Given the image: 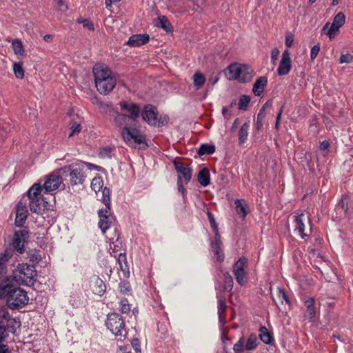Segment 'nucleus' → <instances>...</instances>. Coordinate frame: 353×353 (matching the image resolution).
<instances>
[{"mask_svg":"<svg viewBox=\"0 0 353 353\" xmlns=\"http://www.w3.org/2000/svg\"><path fill=\"white\" fill-rule=\"evenodd\" d=\"M6 298L9 308L17 310L24 307L29 301L27 292L12 285L8 279L0 282V299Z\"/></svg>","mask_w":353,"mask_h":353,"instance_id":"f257e3e1","label":"nucleus"},{"mask_svg":"<svg viewBox=\"0 0 353 353\" xmlns=\"http://www.w3.org/2000/svg\"><path fill=\"white\" fill-rule=\"evenodd\" d=\"M97 170H101V168L83 161H77L68 166H64L58 170V173L65 176H69V181L72 185L82 184L86 177V171Z\"/></svg>","mask_w":353,"mask_h":353,"instance_id":"f03ea898","label":"nucleus"},{"mask_svg":"<svg viewBox=\"0 0 353 353\" xmlns=\"http://www.w3.org/2000/svg\"><path fill=\"white\" fill-rule=\"evenodd\" d=\"M95 85L99 93L107 94L115 87L116 78L105 65L97 64L93 68Z\"/></svg>","mask_w":353,"mask_h":353,"instance_id":"7ed1b4c3","label":"nucleus"},{"mask_svg":"<svg viewBox=\"0 0 353 353\" xmlns=\"http://www.w3.org/2000/svg\"><path fill=\"white\" fill-rule=\"evenodd\" d=\"M253 73L254 70L250 66L235 63L228 67L226 76L230 80H237L241 83H248L252 79Z\"/></svg>","mask_w":353,"mask_h":353,"instance_id":"20e7f679","label":"nucleus"},{"mask_svg":"<svg viewBox=\"0 0 353 353\" xmlns=\"http://www.w3.org/2000/svg\"><path fill=\"white\" fill-rule=\"evenodd\" d=\"M37 276L34 267L27 263H19L13 271L14 279L19 283L31 285L34 283V278Z\"/></svg>","mask_w":353,"mask_h":353,"instance_id":"39448f33","label":"nucleus"},{"mask_svg":"<svg viewBox=\"0 0 353 353\" xmlns=\"http://www.w3.org/2000/svg\"><path fill=\"white\" fill-rule=\"evenodd\" d=\"M105 325L107 328L115 336H122L126 333L124 320L118 313L109 314Z\"/></svg>","mask_w":353,"mask_h":353,"instance_id":"423d86ee","label":"nucleus"},{"mask_svg":"<svg viewBox=\"0 0 353 353\" xmlns=\"http://www.w3.org/2000/svg\"><path fill=\"white\" fill-rule=\"evenodd\" d=\"M294 221L295 223L294 232H297L302 239L312 234L311 220L308 215L301 213L297 216H294Z\"/></svg>","mask_w":353,"mask_h":353,"instance_id":"0eeeda50","label":"nucleus"},{"mask_svg":"<svg viewBox=\"0 0 353 353\" xmlns=\"http://www.w3.org/2000/svg\"><path fill=\"white\" fill-rule=\"evenodd\" d=\"M345 22V14L340 12H339L333 19L332 23H326L322 30V34H325L327 35L330 40L334 39L337 35L339 28L342 27Z\"/></svg>","mask_w":353,"mask_h":353,"instance_id":"6e6552de","label":"nucleus"},{"mask_svg":"<svg viewBox=\"0 0 353 353\" xmlns=\"http://www.w3.org/2000/svg\"><path fill=\"white\" fill-rule=\"evenodd\" d=\"M121 133L124 141L129 145L134 143L147 145L145 137L136 128L125 127L122 128Z\"/></svg>","mask_w":353,"mask_h":353,"instance_id":"1a4fd4ad","label":"nucleus"},{"mask_svg":"<svg viewBox=\"0 0 353 353\" xmlns=\"http://www.w3.org/2000/svg\"><path fill=\"white\" fill-rule=\"evenodd\" d=\"M0 321L5 322L8 325V330L12 334H14L17 332V328L21 325L19 321L12 318L8 310L5 306L0 307Z\"/></svg>","mask_w":353,"mask_h":353,"instance_id":"9d476101","label":"nucleus"},{"mask_svg":"<svg viewBox=\"0 0 353 353\" xmlns=\"http://www.w3.org/2000/svg\"><path fill=\"white\" fill-rule=\"evenodd\" d=\"M248 266L247 259L244 257L240 258L233 267V273L236 282L243 285L245 283L247 272L245 268Z\"/></svg>","mask_w":353,"mask_h":353,"instance_id":"9b49d317","label":"nucleus"},{"mask_svg":"<svg viewBox=\"0 0 353 353\" xmlns=\"http://www.w3.org/2000/svg\"><path fill=\"white\" fill-rule=\"evenodd\" d=\"M63 177L65 176L58 173V170L56 172L49 174L43 183L45 192H50L59 188L62 184V178Z\"/></svg>","mask_w":353,"mask_h":353,"instance_id":"f8f14e48","label":"nucleus"},{"mask_svg":"<svg viewBox=\"0 0 353 353\" xmlns=\"http://www.w3.org/2000/svg\"><path fill=\"white\" fill-rule=\"evenodd\" d=\"M28 239V232L26 230L16 231L14 234L12 247L13 252L16 250L19 254L25 252L24 243Z\"/></svg>","mask_w":353,"mask_h":353,"instance_id":"ddd939ff","label":"nucleus"},{"mask_svg":"<svg viewBox=\"0 0 353 353\" xmlns=\"http://www.w3.org/2000/svg\"><path fill=\"white\" fill-rule=\"evenodd\" d=\"M98 215L99 217V227L102 233L105 234L112 223V217L110 216V208H105L99 210Z\"/></svg>","mask_w":353,"mask_h":353,"instance_id":"4468645a","label":"nucleus"},{"mask_svg":"<svg viewBox=\"0 0 353 353\" xmlns=\"http://www.w3.org/2000/svg\"><path fill=\"white\" fill-rule=\"evenodd\" d=\"M292 68V61L290 53L288 50H285L282 53L281 60L277 69V73L279 76L288 74Z\"/></svg>","mask_w":353,"mask_h":353,"instance_id":"2eb2a0df","label":"nucleus"},{"mask_svg":"<svg viewBox=\"0 0 353 353\" xmlns=\"http://www.w3.org/2000/svg\"><path fill=\"white\" fill-rule=\"evenodd\" d=\"M119 105L122 111H125L129 113L128 116L132 121H135L139 117L141 109L137 104L123 101L119 103Z\"/></svg>","mask_w":353,"mask_h":353,"instance_id":"dca6fc26","label":"nucleus"},{"mask_svg":"<svg viewBox=\"0 0 353 353\" xmlns=\"http://www.w3.org/2000/svg\"><path fill=\"white\" fill-rule=\"evenodd\" d=\"M13 256V250L11 248H6L0 252V276L7 274L8 263Z\"/></svg>","mask_w":353,"mask_h":353,"instance_id":"f3484780","label":"nucleus"},{"mask_svg":"<svg viewBox=\"0 0 353 353\" xmlns=\"http://www.w3.org/2000/svg\"><path fill=\"white\" fill-rule=\"evenodd\" d=\"M141 116L143 119L150 125H155L157 123V110L152 105H147L144 107Z\"/></svg>","mask_w":353,"mask_h":353,"instance_id":"a211bd4d","label":"nucleus"},{"mask_svg":"<svg viewBox=\"0 0 353 353\" xmlns=\"http://www.w3.org/2000/svg\"><path fill=\"white\" fill-rule=\"evenodd\" d=\"M174 164L176 171L179 173L178 178L181 176V180L183 179L184 182L188 183L192 178V169L189 165L181 162L175 161Z\"/></svg>","mask_w":353,"mask_h":353,"instance_id":"6ab92c4d","label":"nucleus"},{"mask_svg":"<svg viewBox=\"0 0 353 353\" xmlns=\"http://www.w3.org/2000/svg\"><path fill=\"white\" fill-rule=\"evenodd\" d=\"M149 38L148 34H132L128 39L126 45L130 47H139L147 43L149 41Z\"/></svg>","mask_w":353,"mask_h":353,"instance_id":"aec40b11","label":"nucleus"},{"mask_svg":"<svg viewBox=\"0 0 353 353\" xmlns=\"http://www.w3.org/2000/svg\"><path fill=\"white\" fill-rule=\"evenodd\" d=\"M29 207L32 212L37 214H41L48 208V203L44 198L35 199L30 200Z\"/></svg>","mask_w":353,"mask_h":353,"instance_id":"412c9836","label":"nucleus"},{"mask_svg":"<svg viewBox=\"0 0 353 353\" xmlns=\"http://www.w3.org/2000/svg\"><path fill=\"white\" fill-rule=\"evenodd\" d=\"M90 288L94 294L102 295L105 292L106 286L104 282L98 276H94L90 281Z\"/></svg>","mask_w":353,"mask_h":353,"instance_id":"4be33fe9","label":"nucleus"},{"mask_svg":"<svg viewBox=\"0 0 353 353\" xmlns=\"http://www.w3.org/2000/svg\"><path fill=\"white\" fill-rule=\"evenodd\" d=\"M268 84V78L266 77H260L253 85L252 92L255 96H261L264 92L265 88Z\"/></svg>","mask_w":353,"mask_h":353,"instance_id":"5701e85b","label":"nucleus"},{"mask_svg":"<svg viewBox=\"0 0 353 353\" xmlns=\"http://www.w3.org/2000/svg\"><path fill=\"white\" fill-rule=\"evenodd\" d=\"M314 303L315 299L312 297H310L304 301V305L306 307V310L304 314L305 319L311 320L314 318L316 315Z\"/></svg>","mask_w":353,"mask_h":353,"instance_id":"b1692460","label":"nucleus"},{"mask_svg":"<svg viewBox=\"0 0 353 353\" xmlns=\"http://www.w3.org/2000/svg\"><path fill=\"white\" fill-rule=\"evenodd\" d=\"M353 208L352 203H348L346 199H342L341 202L336 206V210L337 212L341 214L344 213L345 216H350L352 212Z\"/></svg>","mask_w":353,"mask_h":353,"instance_id":"393cba45","label":"nucleus"},{"mask_svg":"<svg viewBox=\"0 0 353 353\" xmlns=\"http://www.w3.org/2000/svg\"><path fill=\"white\" fill-rule=\"evenodd\" d=\"M274 301L280 310L281 306L284 305L285 307V305H290V301L288 299L285 292L281 288H278L276 298L274 299Z\"/></svg>","mask_w":353,"mask_h":353,"instance_id":"a878e982","label":"nucleus"},{"mask_svg":"<svg viewBox=\"0 0 353 353\" xmlns=\"http://www.w3.org/2000/svg\"><path fill=\"white\" fill-rule=\"evenodd\" d=\"M43 187L42 188L40 184L34 183L28 190V196L30 200L43 198L41 192L43 190Z\"/></svg>","mask_w":353,"mask_h":353,"instance_id":"bb28decb","label":"nucleus"},{"mask_svg":"<svg viewBox=\"0 0 353 353\" xmlns=\"http://www.w3.org/2000/svg\"><path fill=\"white\" fill-rule=\"evenodd\" d=\"M26 212L27 210H26L25 208H21L19 206V204L17 205L16 218L14 221V223L17 227H21L23 225L27 218Z\"/></svg>","mask_w":353,"mask_h":353,"instance_id":"cd10ccee","label":"nucleus"},{"mask_svg":"<svg viewBox=\"0 0 353 353\" xmlns=\"http://www.w3.org/2000/svg\"><path fill=\"white\" fill-rule=\"evenodd\" d=\"M218 303L219 321L221 327H223L225 324V312L227 305L225 299H219Z\"/></svg>","mask_w":353,"mask_h":353,"instance_id":"c85d7f7f","label":"nucleus"},{"mask_svg":"<svg viewBox=\"0 0 353 353\" xmlns=\"http://www.w3.org/2000/svg\"><path fill=\"white\" fill-rule=\"evenodd\" d=\"M117 262L119 265V269L123 272L125 276L130 274L129 267L127 262L126 256L124 253L120 252L118 254Z\"/></svg>","mask_w":353,"mask_h":353,"instance_id":"c756f323","label":"nucleus"},{"mask_svg":"<svg viewBox=\"0 0 353 353\" xmlns=\"http://www.w3.org/2000/svg\"><path fill=\"white\" fill-rule=\"evenodd\" d=\"M132 120L125 114H118L114 118V123L117 126L119 127H130Z\"/></svg>","mask_w":353,"mask_h":353,"instance_id":"7c9ffc66","label":"nucleus"},{"mask_svg":"<svg viewBox=\"0 0 353 353\" xmlns=\"http://www.w3.org/2000/svg\"><path fill=\"white\" fill-rule=\"evenodd\" d=\"M198 181L203 187H206L210 184V172L207 168H203L199 172Z\"/></svg>","mask_w":353,"mask_h":353,"instance_id":"2f4dec72","label":"nucleus"},{"mask_svg":"<svg viewBox=\"0 0 353 353\" xmlns=\"http://www.w3.org/2000/svg\"><path fill=\"white\" fill-rule=\"evenodd\" d=\"M236 212L242 218H245L248 214L246 209V203L242 199H236L234 201Z\"/></svg>","mask_w":353,"mask_h":353,"instance_id":"473e14b6","label":"nucleus"},{"mask_svg":"<svg viewBox=\"0 0 353 353\" xmlns=\"http://www.w3.org/2000/svg\"><path fill=\"white\" fill-rule=\"evenodd\" d=\"M193 84L196 90L201 89L205 82V76L199 71L196 72L193 77Z\"/></svg>","mask_w":353,"mask_h":353,"instance_id":"72a5a7b5","label":"nucleus"},{"mask_svg":"<svg viewBox=\"0 0 353 353\" xmlns=\"http://www.w3.org/2000/svg\"><path fill=\"white\" fill-rule=\"evenodd\" d=\"M12 48L14 54L17 57H21L24 55V49L21 41L19 39H15L12 42Z\"/></svg>","mask_w":353,"mask_h":353,"instance_id":"f704fd0d","label":"nucleus"},{"mask_svg":"<svg viewBox=\"0 0 353 353\" xmlns=\"http://www.w3.org/2000/svg\"><path fill=\"white\" fill-rule=\"evenodd\" d=\"M123 248L121 240L117 237L115 241L110 239V250H112L111 254H114V256L117 257V253L121 251Z\"/></svg>","mask_w":353,"mask_h":353,"instance_id":"c9c22d12","label":"nucleus"},{"mask_svg":"<svg viewBox=\"0 0 353 353\" xmlns=\"http://www.w3.org/2000/svg\"><path fill=\"white\" fill-rule=\"evenodd\" d=\"M259 332V337L264 343L270 344L272 343V336L265 327H261Z\"/></svg>","mask_w":353,"mask_h":353,"instance_id":"e433bc0d","label":"nucleus"},{"mask_svg":"<svg viewBox=\"0 0 353 353\" xmlns=\"http://www.w3.org/2000/svg\"><path fill=\"white\" fill-rule=\"evenodd\" d=\"M249 127V124L248 123H245L239 129V140L240 144H243L246 141L248 135Z\"/></svg>","mask_w":353,"mask_h":353,"instance_id":"4c0bfd02","label":"nucleus"},{"mask_svg":"<svg viewBox=\"0 0 353 353\" xmlns=\"http://www.w3.org/2000/svg\"><path fill=\"white\" fill-rule=\"evenodd\" d=\"M233 278L229 272L223 274V289L225 291L230 292L233 288Z\"/></svg>","mask_w":353,"mask_h":353,"instance_id":"58836bf2","label":"nucleus"},{"mask_svg":"<svg viewBox=\"0 0 353 353\" xmlns=\"http://www.w3.org/2000/svg\"><path fill=\"white\" fill-rule=\"evenodd\" d=\"M215 152V146L210 144H202L198 149V154L200 156L211 154Z\"/></svg>","mask_w":353,"mask_h":353,"instance_id":"ea45409f","label":"nucleus"},{"mask_svg":"<svg viewBox=\"0 0 353 353\" xmlns=\"http://www.w3.org/2000/svg\"><path fill=\"white\" fill-rule=\"evenodd\" d=\"M158 26L165 30L167 32H170L172 31V26L165 17H159L158 18Z\"/></svg>","mask_w":353,"mask_h":353,"instance_id":"a19ab883","label":"nucleus"},{"mask_svg":"<svg viewBox=\"0 0 353 353\" xmlns=\"http://www.w3.org/2000/svg\"><path fill=\"white\" fill-rule=\"evenodd\" d=\"M13 71L14 75L18 79H23L24 77V70L23 69V63L21 61L13 64Z\"/></svg>","mask_w":353,"mask_h":353,"instance_id":"79ce46f5","label":"nucleus"},{"mask_svg":"<svg viewBox=\"0 0 353 353\" xmlns=\"http://www.w3.org/2000/svg\"><path fill=\"white\" fill-rule=\"evenodd\" d=\"M258 345L257 336L254 334H251L246 342L245 348L247 350H253Z\"/></svg>","mask_w":353,"mask_h":353,"instance_id":"37998d69","label":"nucleus"},{"mask_svg":"<svg viewBox=\"0 0 353 353\" xmlns=\"http://www.w3.org/2000/svg\"><path fill=\"white\" fill-rule=\"evenodd\" d=\"M103 181L101 177H94L91 182V188L97 192L103 188Z\"/></svg>","mask_w":353,"mask_h":353,"instance_id":"c03bdc74","label":"nucleus"},{"mask_svg":"<svg viewBox=\"0 0 353 353\" xmlns=\"http://www.w3.org/2000/svg\"><path fill=\"white\" fill-rule=\"evenodd\" d=\"M9 332L6 323L0 321V343L6 341V338L8 336Z\"/></svg>","mask_w":353,"mask_h":353,"instance_id":"a18cd8bd","label":"nucleus"},{"mask_svg":"<svg viewBox=\"0 0 353 353\" xmlns=\"http://www.w3.org/2000/svg\"><path fill=\"white\" fill-rule=\"evenodd\" d=\"M110 191L109 188L105 187L102 190V195H103V202L105 205V208H110Z\"/></svg>","mask_w":353,"mask_h":353,"instance_id":"49530a36","label":"nucleus"},{"mask_svg":"<svg viewBox=\"0 0 353 353\" xmlns=\"http://www.w3.org/2000/svg\"><path fill=\"white\" fill-rule=\"evenodd\" d=\"M250 102V97L247 95L241 96L239 101V109L245 110Z\"/></svg>","mask_w":353,"mask_h":353,"instance_id":"de8ad7c7","label":"nucleus"},{"mask_svg":"<svg viewBox=\"0 0 353 353\" xmlns=\"http://www.w3.org/2000/svg\"><path fill=\"white\" fill-rule=\"evenodd\" d=\"M221 235L219 234V232H217V233H215V236L211 241V247L212 250H215L221 248Z\"/></svg>","mask_w":353,"mask_h":353,"instance_id":"09e8293b","label":"nucleus"},{"mask_svg":"<svg viewBox=\"0 0 353 353\" xmlns=\"http://www.w3.org/2000/svg\"><path fill=\"white\" fill-rule=\"evenodd\" d=\"M208 217L209 219L210 226L212 229V230L214 232V233H217L219 232V228L218 225L216 223L215 219L213 216V214L210 212H207Z\"/></svg>","mask_w":353,"mask_h":353,"instance_id":"8fccbe9b","label":"nucleus"},{"mask_svg":"<svg viewBox=\"0 0 353 353\" xmlns=\"http://www.w3.org/2000/svg\"><path fill=\"white\" fill-rule=\"evenodd\" d=\"M245 343V339L243 336L241 337L238 342L234 344L233 350L236 353H241L243 350V347Z\"/></svg>","mask_w":353,"mask_h":353,"instance_id":"3c124183","label":"nucleus"},{"mask_svg":"<svg viewBox=\"0 0 353 353\" xmlns=\"http://www.w3.org/2000/svg\"><path fill=\"white\" fill-rule=\"evenodd\" d=\"M340 63H353V55L349 53L342 54L340 57Z\"/></svg>","mask_w":353,"mask_h":353,"instance_id":"603ef678","label":"nucleus"},{"mask_svg":"<svg viewBox=\"0 0 353 353\" xmlns=\"http://www.w3.org/2000/svg\"><path fill=\"white\" fill-rule=\"evenodd\" d=\"M121 305V311L123 313H128L130 310V306L128 303V301L126 299H123L120 302Z\"/></svg>","mask_w":353,"mask_h":353,"instance_id":"864d4df0","label":"nucleus"},{"mask_svg":"<svg viewBox=\"0 0 353 353\" xmlns=\"http://www.w3.org/2000/svg\"><path fill=\"white\" fill-rule=\"evenodd\" d=\"M112 151V149L110 147L104 148L99 152V156L101 158H110Z\"/></svg>","mask_w":353,"mask_h":353,"instance_id":"5fc2aeb1","label":"nucleus"},{"mask_svg":"<svg viewBox=\"0 0 353 353\" xmlns=\"http://www.w3.org/2000/svg\"><path fill=\"white\" fill-rule=\"evenodd\" d=\"M320 45L319 43H317L316 45H314L312 49H311V52H310V58L312 60H314L316 59V57H317L319 51H320Z\"/></svg>","mask_w":353,"mask_h":353,"instance_id":"6e6d98bb","label":"nucleus"},{"mask_svg":"<svg viewBox=\"0 0 353 353\" xmlns=\"http://www.w3.org/2000/svg\"><path fill=\"white\" fill-rule=\"evenodd\" d=\"M71 133L70 134L69 137H72L74 134H77L81 132V126L80 124L74 122L72 124L70 127Z\"/></svg>","mask_w":353,"mask_h":353,"instance_id":"4d7b16f0","label":"nucleus"},{"mask_svg":"<svg viewBox=\"0 0 353 353\" xmlns=\"http://www.w3.org/2000/svg\"><path fill=\"white\" fill-rule=\"evenodd\" d=\"M132 346L135 350L136 353H141V350L140 347V343L138 339L134 338L132 340Z\"/></svg>","mask_w":353,"mask_h":353,"instance_id":"13d9d810","label":"nucleus"},{"mask_svg":"<svg viewBox=\"0 0 353 353\" xmlns=\"http://www.w3.org/2000/svg\"><path fill=\"white\" fill-rule=\"evenodd\" d=\"M294 36L292 33L288 32L285 36V45L287 47L290 48L293 45Z\"/></svg>","mask_w":353,"mask_h":353,"instance_id":"bf43d9fd","label":"nucleus"},{"mask_svg":"<svg viewBox=\"0 0 353 353\" xmlns=\"http://www.w3.org/2000/svg\"><path fill=\"white\" fill-rule=\"evenodd\" d=\"M216 256L217 261L222 262L224 260V254L221 250V248L212 250Z\"/></svg>","mask_w":353,"mask_h":353,"instance_id":"052dcab7","label":"nucleus"},{"mask_svg":"<svg viewBox=\"0 0 353 353\" xmlns=\"http://www.w3.org/2000/svg\"><path fill=\"white\" fill-rule=\"evenodd\" d=\"M120 292L123 294H126L130 291V285L127 282H122L119 285Z\"/></svg>","mask_w":353,"mask_h":353,"instance_id":"680f3d73","label":"nucleus"},{"mask_svg":"<svg viewBox=\"0 0 353 353\" xmlns=\"http://www.w3.org/2000/svg\"><path fill=\"white\" fill-rule=\"evenodd\" d=\"M30 259L31 261L35 262L37 263H39L42 259L41 254L37 252L31 254Z\"/></svg>","mask_w":353,"mask_h":353,"instance_id":"e2e57ef3","label":"nucleus"},{"mask_svg":"<svg viewBox=\"0 0 353 353\" xmlns=\"http://www.w3.org/2000/svg\"><path fill=\"white\" fill-rule=\"evenodd\" d=\"M54 1L59 6V8L61 11H65L68 9V7L66 5H65L63 0H54Z\"/></svg>","mask_w":353,"mask_h":353,"instance_id":"0e129e2a","label":"nucleus"},{"mask_svg":"<svg viewBox=\"0 0 353 353\" xmlns=\"http://www.w3.org/2000/svg\"><path fill=\"white\" fill-rule=\"evenodd\" d=\"M194 4L197 8L203 9L205 7V0H193Z\"/></svg>","mask_w":353,"mask_h":353,"instance_id":"69168bd1","label":"nucleus"},{"mask_svg":"<svg viewBox=\"0 0 353 353\" xmlns=\"http://www.w3.org/2000/svg\"><path fill=\"white\" fill-rule=\"evenodd\" d=\"M279 50L278 48H274L272 50V52H271V59H272V61H275L277 60L278 59V57H279Z\"/></svg>","mask_w":353,"mask_h":353,"instance_id":"338daca9","label":"nucleus"},{"mask_svg":"<svg viewBox=\"0 0 353 353\" xmlns=\"http://www.w3.org/2000/svg\"><path fill=\"white\" fill-rule=\"evenodd\" d=\"M83 23V26L84 28H87L88 29L90 30H94V26H93V23L89 21V20H84L82 21Z\"/></svg>","mask_w":353,"mask_h":353,"instance_id":"774afa93","label":"nucleus"}]
</instances>
